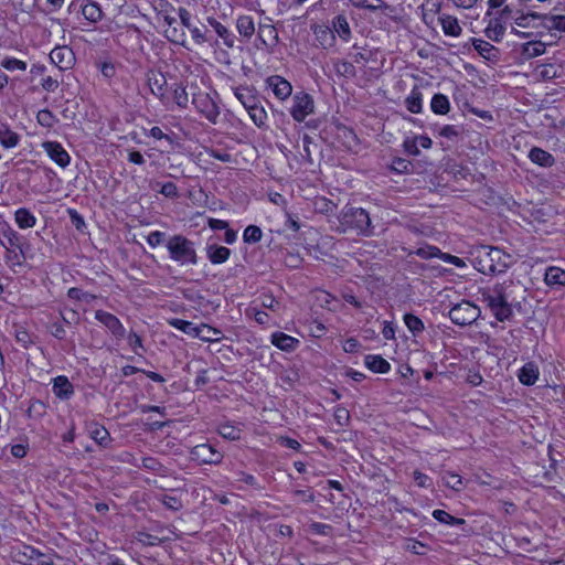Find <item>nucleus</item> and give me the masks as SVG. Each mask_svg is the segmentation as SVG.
Masks as SVG:
<instances>
[{"mask_svg":"<svg viewBox=\"0 0 565 565\" xmlns=\"http://www.w3.org/2000/svg\"><path fill=\"white\" fill-rule=\"evenodd\" d=\"M334 230L339 233L353 232L361 236H372L373 227L369 213L362 207L345 205L337 216Z\"/></svg>","mask_w":565,"mask_h":565,"instance_id":"nucleus-1","label":"nucleus"},{"mask_svg":"<svg viewBox=\"0 0 565 565\" xmlns=\"http://www.w3.org/2000/svg\"><path fill=\"white\" fill-rule=\"evenodd\" d=\"M480 300L491 311L494 318L504 322L512 318L513 309L509 303V296L503 284H495L493 287L480 289Z\"/></svg>","mask_w":565,"mask_h":565,"instance_id":"nucleus-2","label":"nucleus"},{"mask_svg":"<svg viewBox=\"0 0 565 565\" xmlns=\"http://www.w3.org/2000/svg\"><path fill=\"white\" fill-rule=\"evenodd\" d=\"M169 258L180 266H189L198 264V254L194 243L188 237L175 234L166 242Z\"/></svg>","mask_w":565,"mask_h":565,"instance_id":"nucleus-3","label":"nucleus"},{"mask_svg":"<svg viewBox=\"0 0 565 565\" xmlns=\"http://www.w3.org/2000/svg\"><path fill=\"white\" fill-rule=\"evenodd\" d=\"M11 556L14 563L21 565H54L53 557L56 556V552L45 554L32 545L23 544L13 547Z\"/></svg>","mask_w":565,"mask_h":565,"instance_id":"nucleus-4","label":"nucleus"},{"mask_svg":"<svg viewBox=\"0 0 565 565\" xmlns=\"http://www.w3.org/2000/svg\"><path fill=\"white\" fill-rule=\"evenodd\" d=\"M481 310L470 301H461L449 310L450 320L460 327L472 324L480 317Z\"/></svg>","mask_w":565,"mask_h":565,"instance_id":"nucleus-5","label":"nucleus"},{"mask_svg":"<svg viewBox=\"0 0 565 565\" xmlns=\"http://www.w3.org/2000/svg\"><path fill=\"white\" fill-rule=\"evenodd\" d=\"M192 104L195 109L211 124H216L220 117V107L209 93L199 92L193 95Z\"/></svg>","mask_w":565,"mask_h":565,"instance_id":"nucleus-6","label":"nucleus"},{"mask_svg":"<svg viewBox=\"0 0 565 565\" xmlns=\"http://www.w3.org/2000/svg\"><path fill=\"white\" fill-rule=\"evenodd\" d=\"M315 110L313 98L305 93L298 92L292 97V106L290 108V115L294 120L302 122L307 116L312 114Z\"/></svg>","mask_w":565,"mask_h":565,"instance_id":"nucleus-7","label":"nucleus"},{"mask_svg":"<svg viewBox=\"0 0 565 565\" xmlns=\"http://www.w3.org/2000/svg\"><path fill=\"white\" fill-rule=\"evenodd\" d=\"M190 456L192 460L202 465H218L223 459V455L210 444L194 446L190 451Z\"/></svg>","mask_w":565,"mask_h":565,"instance_id":"nucleus-8","label":"nucleus"},{"mask_svg":"<svg viewBox=\"0 0 565 565\" xmlns=\"http://www.w3.org/2000/svg\"><path fill=\"white\" fill-rule=\"evenodd\" d=\"M488 259V271L492 274L504 273L510 266L511 256L499 247H491L486 255Z\"/></svg>","mask_w":565,"mask_h":565,"instance_id":"nucleus-9","label":"nucleus"},{"mask_svg":"<svg viewBox=\"0 0 565 565\" xmlns=\"http://www.w3.org/2000/svg\"><path fill=\"white\" fill-rule=\"evenodd\" d=\"M95 319L107 328L115 338L122 339L125 337V327L113 313L104 310H97L95 311Z\"/></svg>","mask_w":565,"mask_h":565,"instance_id":"nucleus-10","label":"nucleus"},{"mask_svg":"<svg viewBox=\"0 0 565 565\" xmlns=\"http://www.w3.org/2000/svg\"><path fill=\"white\" fill-rule=\"evenodd\" d=\"M51 62L61 71L70 70L74 62L75 55L68 46H56L50 53Z\"/></svg>","mask_w":565,"mask_h":565,"instance_id":"nucleus-11","label":"nucleus"},{"mask_svg":"<svg viewBox=\"0 0 565 565\" xmlns=\"http://www.w3.org/2000/svg\"><path fill=\"white\" fill-rule=\"evenodd\" d=\"M148 85L151 93L159 98L163 106L169 105V97L167 95V79L162 74L150 72L147 75Z\"/></svg>","mask_w":565,"mask_h":565,"instance_id":"nucleus-12","label":"nucleus"},{"mask_svg":"<svg viewBox=\"0 0 565 565\" xmlns=\"http://www.w3.org/2000/svg\"><path fill=\"white\" fill-rule=\"evenodd\" d=\"M43 148L47 156L61 168H66L71 162L67 151L57 141H46Z\"/></svg>","mask_w":565,"mask_h":565,"instance_id":"nucleus-13","label":"nucleus"},{"mask_svg":"<svg viewBox=\"0 0 565 565\" xmlns=\"http://www.w3.org/2000/svg\"><path fill=\"white\" fill-rule=\"evenodd\" d=\"M266 83L271 88L274 95L280 100L287 99L292 93L291 84L279 75L269 76Z\"/></svg>","mask_w":565,"mask_h":565,"instance_id":"nucleus-14","label":"nucleus"},{"mask_svg":"<svg viewBox=\"0 0 565 565\" xmlns=\"http://www.w3.org/2000/svg\"><path fill=\"white\" fill-rule=\"evenodd\" d=\"M233 93L246 110L255 106L256 103H259L256 90L249 86L234 87Z\"/></svg>","mask_w":565,"mask_h":565,"instance_id":"nucleus-15","label":"nucleus"},{"mask_svg":"<svg viewBox=\"0 0 565 565\" xmlns=\"http://www.w3.org/2000/svg\"><path fill=\"white\" fill-rule=\"evenodd\" d=\"M271 343L281 351L292 352L298 348L300 341L284 332H275L271 334Z\"/></svg>","mask_w":565,"mask_h":565,"instance_id":"nucleus-16","label":"nucleus"},{"mask_svg":"<svg viewBox=\"0 0 565 565\" xmlns=\"http://www.w3.org/2000/svg\"><path fill=\"white\" fill-rule=\"evenodd\" d=\"M232 252L225 246L216 244L206 246V257L213 265H220L228 260Z\"/></svg>","mask_w":565,"mask_h":565,"instance_id":"nucleus-17","label":"nucleus"},{"mask_svg":"<svg viewBox=\"0 0 565 565\" xmlns=\"http://www.w3.org/2000/svg\"><path fill=\"white\" fill-rule=\"evenodd\" d=\"M472 45L475 50L481 55L483 58L488 61H497L499 58V49H497L491 43L481 40V39H471Z\"/></svg>","mask_w":565,"mask_h":565,"instance_id":"nucleus-18","label":"nucleus"},{"mask_svg":"<svg viewBox=\"0 0 565 565\" xmlns=\"http://www.w3.org/2000/svg\"><path fill=\"white\" fill-rule=\"evenodd\" d=\"M0 245L6 248L4 260L13 271H15V267L23 266L24 260L28 258L23 250L20 252L8 247L2 239H0Z\"/></svg>","mask_w":565,"mask_h":565,"instance_id":"nucleus-19","label":"nucleus"},{"mask_svg":"<svg viewBox=\"0 0 565 565\" xmlns=\"http://www.w3.org/2000/svg\"><path fill=\"white\" fill-rule=\"evenodd\" d=\"M539 366L534 362L525 363L518 373V377L523 385L531 386L539 379Z\"/></svg>","mask_w":565,"mask_h":565,"instance_id":"nucleus-20","label":"nucleus"},{"mask_svg":"<svg viewBox=\"0 0 565 565\" xmlns=\"http://www.w3.org/2000/svg\"><path fill=\"white\" fill-rule=\"evenodd\" d=\"M258 39L267 47H273L278 43V32L271 24H259Z\"/></svg>","mask_w":565,"mask_h":565,"instance_id":"nucleus-21","label":"nucleus"},{"mask_svg":"<svg viewBox=\"0 0 565 565\" xmlns=\"http://www.w3.org/2000/svg\"><path fill=\"white\" fill-rule=\"evenodd\" d=\"M438 20L446 35L457 38L461 34L462 29L459 25L458 19L456 17L449 14H440Z\"/></svg>","mask_w":565,"mask_h":565,"instance_id":"nucleus-22","label":"nucleus"},{"mask_svg":"<svg viewBox=\"0 0 565 565\" xmlns=\"http://www.w3.org/2000/svg\"><path fill=\"white\" fill-rule=\"evenodd\" d=\"M544 15L545 14H541L537 12L523 13L521 11H516L515 15L513 17V21L520 28H537L541 25V23L536 24L534 23V21L540 20L541 22H543Z\"/></svg>","mask_w":565,"mask_h":565,"instance_id":"nucleus-23","label":"nucleus"},{"mask_svg":"<svg viewBox=\"0 0 565 565\" xmlns=\"http://www.w3.org/2000/svg\"><path fill=\"white\" fill-rule=\"evenodd\" d=\"M206 21L213 28L215 33L223 40L224 44L227 47H233L234 36L232 32L213 17H207Z\"/></svg>","mask_w":565,"mask_h":565,"instance_id":"nucleus-24","label":"nucleus"},{"mask_svg":"<svg viewBox=\"0 0 565 565\" xmlns=\"http://www.w3.org/2000/svg\"><path fill=\"white\" fill-rule=\"evenodd\" d=\"M14 221L21 230L32 228L36 224V217L25 207H20L15 211Z\"/></svg>","mask_w":565,"mask_h":565,"instance_id":"nucleus-25","label":"nucleus"},{"mask_svg":"<svg viewBox=\"0 0 565 565\" xmlns=\"http://www.w3.org/2000/svg\"><path fill=\"white\" fill-rule=\"evenodd\" d=\"M529 158L533 163H536V164H539L541 167H545V168L552 167L555 161L554 157L550 152H547L539 147H533L530 150Z\"/></svg>","mask_w":565,"mask_h":565,"instance_id":"nucleus-26","label":"nucleus"},{"mask_svg":"<svg viewBox=\"0 0 565 565\" xmlns=\"http://www.w3.org/2000/svg\"><path fill=\"white\" fill-rule=\"evenodd\" d=\"M20 137L7 124H0V143L7 149L18 146Z\"/></svg>","mask_w":565,"mask_h":565,"instance_id":"nucleus-27","label":"nucleus"},{"mask_svg":"<svg viewBox=\"0 0 565 565\" xmlns=\"http://www.w3.org/2000/svg\"><path fill=\"white\" fill-rule=\"evenodd\" d=\"M168 323L188 335H191L193 338L201 337L199 326H195L191 321L182 320L179 318H172L168 321Z\"/></svg>","mask_w":565,"mask_h":565,"instance_id":"nucleus-28","label":"nucleus"},{"mask_svg":"<svg viewBox=\"0 0 565 565\" xmlns=\"http://www.w3.org/2000/svg\"><path fill=\"white\" fill-rule=\"evenodd\" d=\"M505 33V25H502L499 20L490 19L487 28L484 29V34L488 39L493 42H501L503 40Z\"/></svg>","mask_w":565,"mask_h":565,"instance_id":"nucleus-29","label":"nucleus"},{"mask_svg":"<svg viewBox=\"0 0 565 565\" xmlns=\"http://www.w3.org/2000/svg\"><path fill=\"white\" fill-rule=\"evenodd\" d=\"M236 29L239 35L249 40L255 33V23L250 15H239L236 20Z\"/></svg>","mask_w":565,"mask_h":565,"instance_id":"nucleus-30","label":"nucleus"},{"mask_svg":"<svg viewBox=\"0 0 565 565\" xmlns=\"http://www.w3.org/2000/svg\"><path fill=\"white\" fill-rule=\"evenodd\" d=\"M83 17L90 22H98L103 19V11L99 4L95 1L87 0L82 6Z\"/></svg>","mask_w":565,"mask_h":565,"instance_id":"nucleus-31","label":"nucleus"},{"mask_svg":"<svg viewBox=\"0 0 565 565\" xmlns=\"http://www.w3.org/2000/svg\"><path fill=\"white\" fill-rule=\"evenodd\" d=\"M89 436L102 447H107L110 443L108 430L98 424H92L88 427Z\"/></svg>","mask_w":565,"mask_h":565,"instance_id":"nucleus-32","label":"nucleus"},{"mask_svg":"<svg viewBox=\"0 0 565 565\" xmlns=\"http://www.w3.org/2000/svg\"><path fill=\"white\" fill-rule=\"evenodd\" d=\"M430 109L436 115H446L450 110V102L448 97L441 93H437L430 100Z\"/></svg>","mask_w":565,"mask_h":565,"instance_id":"nucleus-33","label":"nucleus"},{"mask_svg":"<svg viewBox=\"0 0 565 565\" xmlns=\"http://www.w3.org/2000/svg\"><path fill=\"white\" fill-rule=\"evenodd\" d=\"M364 363L367 369L375 373H386L391 367L390 363L381 355H366Z\"/></svg>","mask_w":565,"mask_h":565,"instance_id":"nucleus-34","label":"nucleus"},{"mask_svg":"<svg viewBox=\"0 0 565 565\" xmlns=\"http://www.w3.org/2000/svg\"><path fill=\"white\" fill-rule=\"evenodd\" d=\"M544 281L548 286L565 285V270L561 269L559 267H548L544 275Z\"/></svg>","mask_w":565,"mask_h":565,"instance_id":"nucleus-35","label":"nucleus"},{"mask_svg":"<svg viewBox=\"0 0 565 565\" xmlns=\"http://www.w3.org/2000/svg\"><path fill=\"white\" fill-rule=\"evenodd\" d=\"M545 43L541 41H529L522 45V55L530 60L545 53Z\"/></svg>","mask_w":565,"mask_h":565,"instance_id":"nucleus-36","label":"nucleus"},{"mask_svg":"<svg viewBox=\"0 0 565 565\" xmlns=\"http://www.w3.org/2000/svg\"><path fill=\"white\" fill-rule=\"evenodd\" d=\"M423 95L418 88H414L405 99L406 108L412 114H419L423 110Z\"/></svg>","mask_w":565,"mask_h":565,"instance_id":"nucleus-37","label":"nucleus"},{"mask_svg":"<svg viewBox=\"0 0 565 565\" xmlns=\"http://www.w3.org/2000/svg\"><path fill=\"white\" fill-rule=\"evenodd\" d=\"M139 469H145L161 476L166 473L164 466L153 457H140Z\"/></svg>","mask_w":565,"mask_h":565,"instance_id":"nucleus-38","label":"nucleus"},{"mask_svg":"<svg viewBox=\"0 0 565 565\" xmlns=\"http://www.w3.org/2000/svg\"><path fill=\"white\" fill-rule=\"evenodd\" d=\"M433 518L440 523L451 525V526H459V525H463L466 523V521L463 519L456 518V516L449 514L448 512H446L445 510H439V509H436L433 511Z\"/></svg>","mask_w":565,"mask_h":565,"instance_id":"nucleus-39","label":"nucleus"},{"mask_svg":"<svg viewBox=\"0 0 565 565\" xmlns=\"http://www.w3.org/2000/svg\"><path fill=\"white\" fill-rule=\"evenodd\" d=\"M541 26L547 30L565 31V15L545 14L543 17V22H541Z\"/></svg>","mask_w":565,"mask_h":565,"instance_id":"nucleus-40","label":"nucleus"},{"mask_svg":"<svg viewBox=\"0 0 565 565\" xmlns=\"http://www.w3.org/2000/svg\"><path fill=\"white\" fill-rule=\"evenodd\" d=\"M332 24H333L335 32L339 34V36L342 40L348 41L350 39L351 29H350L349 22L344 15H341V14L337 15L333 19Z\"/></svg>","mask_w":565,"mask_h":565,"instance_id":"nucleus-41","label":"nucleus"},{"mask_svg":"<svg viewBox=\"0 0 565 565\" xmlns=\"http://www.w3.org/2000/svg\"><path fill=\"white\" fill-rule=\"evenodd\" d=\"M218 434L228 440H239L242 429L231 423L221 424L217 428Z\"/></svg>","mask_w":565,"mask_h":565,"instance_id":"nucleus-42","label":"nucleus"},{"mask_svg":"<svg viewBox=\"0 0 565 565\" xmlns=\"http://www.w3.org/2000/svg\"><path fill=\"white\" fill-rule=\"evenodd\" d=\"M171 90L173 94V100L177 106L181 109L186 108L189 104V95L186 93L185 86L182 84H174L171 87Z\"/></svg>","mask_w":565,"mask_h":565,"instance_id":"nucleus-43","label":"nucleus"},{"mask_svg":"<svg viewBox=\"0 0 565 565\" xmlns=\"http://www.w3.org/2000/svg\"><path fill=\"white\" fill-rule=\"evenodd\" d=\"M250 119L257 127H263L266 124L267 120V113L265 108L259 103H256L255 106L250 107L247 110Z\"/></svg>","mask_w":565,"mask_h":565,"instance_id":"nucleus-44","label":"nucleus"},{"mask_svg":"<svg viewBox=\"0 0 565 565\" xmlns=\"http://www.w3.org/2000/svg\"><path fill=\"white\" fill-rule=\"evenodd\" d=\"M403 320L409 332L413 333V335L422 333L425 329L422 319H419L417 316L413 313H405Z\"/></svg>","mask_w":565,"mask_h":565,"instance_id":"nucleus-45","label":"nucleus"},{"mask_svg":"<svg viewBox=\"0 0 565 565\" xmlns=\"http://www.w3.org/2000/svg\"><path fill=\"white\" fill-rule=\"evenodd\" d=\"M199 330L201 331V337H196L205 342L218 341L221 339L222 332L221 330L210 327L207 324L202 323L199 326Z\"/></svg>","mask_w":565,"mask_h":565,"instance_id":"nucleus-46","label":"nucleus"},{"mask_svg":"<svg viewBox=\"0 0 565 565\" xmlns=\"http://www.w3.org/2000/svg\"><path fill=\"white\" fill-rule=\"evenodd\" d=\"M263 231L257 225H248L243 233V241L246 244H256L262 241Z\"/></svg>","mask_w":565,"mask_h":565,"instance_id":"nucleus-47","label":"nucleus"},{"mask_svg":"<svg viewBox=\"0 0 565 565\" xmlns=\"http://www.w3.org/2000/svg\"><path fill=\"white\" fill-rule=\"evenodd\" d=\"M3 236L7 239L4 243L8 245V247L22 252L24 238L18 232L10 230L4 232Z\"/></svg>","mask_w":565,"mask_h":565,"instance_id":"nucleus-48","label":"nucleus"},{"mask_svg":"<svg viewBox=\"0 0 565 565\" xmlns=\"http://www.w3.org/2000/svg\"><path fill=\"white\" fill-rule=\"evenodd\" d=\"M39 125L45 128H52L58 119L50 109H41L36 115Z\"/></svg>","mask_w":565,"mask_h":565,"instance_id":"nucleus-49","label":"nucleus"},{"mask_svg":"<svg viewBox=\"0 0 565 565\" xmlns=\"http://www.w3.org/2000/svg\"><path fill=\"white\" fill-rule=\"evenodd\" d=\"M0 65L9 71V72H14V71H25L26 70V63L24 61H21V60H18L15 57H11V56H7L4 57L1 62H0Z\"/></svg>","mask_w":565,"mask_h":565,"instance_id":"nucleus-50","label":"nucleus"},{"mask_svg":"<svg viewBox=\"0 0 565 565\" xmlns=\"http://www.w3.org/2000/svg\"><path fill=\"white\" fill-rule=\"evenodd\" d=\"M412 254H414L423 259H429V258H434V257L438 258L439 254H440V249L433 245H425L423 247L417 248L414 252H409V255H412Z\"/></svg>","mask_w":565,"mask_h":565,"instance_id":"nucleus-51","label":"nucleus"},{"mask_svg":"<svg viewBox=\"0 0 565 565\" xmlns=\"http://www.w3.org/2000/svg\"><path fill=\"white\" fill-rule=\"evenodd\" d=\"M405 550L415 555H425L428 550L427 545L416 539H407Z\"/></svg>","mask_w":565,"mask_h":565,"instance_id":"nucleus-52","label":"nucleus"},{"mask_svg":"<svg viewBox=\"0 0 565 565\" xmlns=\"http://www.w3.org/2000/svg\"><path fill=\"white\" fill-rule=\"evenodd\" d=\"M136 540L139 543H141L142 545H148V546H156V545H160L162 543V539L154 536L152 534H149L147 532H143V531L137 532Z\"/></svg>","mask_w":565,"mask_h":565,"instance_id":"nucleus-53","label":"nucleus"},{"mask_svg":"<svg viewBox=\"0 0 565 565\" xmlns=\"http://www.w3.org/2000/svg\"><path fill=\"white\" fill-rule=\"evenodd\" d=\"M45 404L40 399H32L26 409L29 417H41L45 414Z\"/></svg>","mask_w":565,"mask_h":565,"instance_id":"nucleus-54","label":"nucleus"},{"mask_svg":"<svg viewBox=\"0 0 565 565\" xmlns=\"http://www.w3.org/2000/svg\"><path fill=\"white\" fill-rule=\"evenodd\" d=\"M334 68H335V72L342 76H353L354 72H355L353 64H351L350 62H347V61H342V60H338L334 63Z\"/></svg>","mask_w":565,"mask_h":565,"instance_id":"nucleus-55","label":"nucleus"},{"mask_svg":"<svg viewBox=\"0 0 565 565\" xmlns=\"http://www.w3.org/2000/svg\"><path fill=\"white\" fill-rule=\"evenodd\" d=\"M235 476L236 481L238 482H244L258 490L263 489L262 486L258 483L257 479L253 475H249L245 471H237L235 472Z\"/></svg>","mask_w":565,"mask_h":565,"instance_id":"nucleus-56","label":"nucleus"},{"mask_svg":"<svg viewBox=\"0 0 565 565\" xmlns=\"http://www.w3.org/2000/svg\"><path fill=\"white\" fill-rule=\"evenodd\" d=\"M460 128L455 125H445L439 129L438 135L448 140H455L460 135Z\"/></svg>","mask_w":565,"mask_h":565,"instance_id":"nucleus-57","label":"nucleus"},{"mask_svg":"<svg viewBox=\"0 0 565 565\" xmlns=\"http://www.w3.org/2000/svg\"><path fill=\"white\" fill-rule=\"evenodd\" d=\"M148 245L152 248L163 244L166 241V233L160 231H153L148 234L146 237Z\"/></svg>","mask_w":565,"mask_h":565,"instance_id":"nucleus-58","label":"nucleus"},{"mask_svg":"<svg viewBox=\"0 0 565 565\" xmlns=\"http://www.w3.org/2000/svg\"><path fill=\"white\" fill-rule=\"evenodd\" d=\"M161 502L167 509L172 511H179L183 507L181 500L174 495L164 494Z\"/></svg>","mask_w":565,"mask_h":565,"instance_id":"nucleus-59","label":"nucleus"},{"mask_svg":"<svg viewBox=\"0 0 565 565\" xmlns=\"http://www.w3.org/2000/svg\"><path fill=\"white\" fill-rule=\"evenodd\" d=\"M292 495L296 497L298 499L299 502H302V503H310V502H313L316 497H315V493L311 489H306V490H294L292 492Z\"/></svg>","mask_w":565,"mask_h":565,"instance_id":"nucleus-60","label":"nucleus"},{"mask_svg":"<svg viewBox=\"0 0 565 565\" xmlns=\"http://www.w3.org/2000/svg\"><path fill=\"white\" fill-rule=\"evenodd\" d=\"M277 443L282 447L292 449L295 451H299L301 449V445L298 440L287 436L277 437Z\"/></svg>","mask_w":565,"mask_h":565,"instance_id":"nucleus-61","label":"nucleus"},{"mask_svg":"<svg viewBox=\"0 0 565 565\" xmlns=\"http://www.w3.org/2000/svg\"><path fill=\"white\" fill-rule=\"evenodd\" d=\"M247 315H250L253 316V318L255 319V321L259 324H267L268 321H269V316L263 311V310H259L257 309L256 307H252L247 310Z\"/></svg>","mask_w":565,"mask_h":565,"instance_id":"nucleus-62","label":"nucleus"},{"mask_svg":"<svg viewBox=\"0 0 565 565\" xmlns=\"http://www.w3.org/2000/svg\"><path fill=\"white\" fill-rule=\"evenodd\" d=\"M148 136H150V137H152L154 139H158V140L163 139V140H166L171 146L174 143L173 138L170 135L164 134L162 131V129L160 127H158V126L152 127L149 130Z\"/></svg>","mask_w":565,"mask_h":565,"instance_id":"nucleus-63","label":"nucleus"},{"mask_svg":"<svg viewBox=\"0 0 565 565\" xmlns=\"http://www.w3.org/2000/svg\"><path fill=\"white\" fill-rule=\"evenodd\" d=\"M159 193L166 198L173 199L178 196V188L173 182H166L161 184Z\"/></svg>","mask_w":565,"mask_h":565,"instance_id":"nucleus-64","label":"nucleus"}]
</instances>
